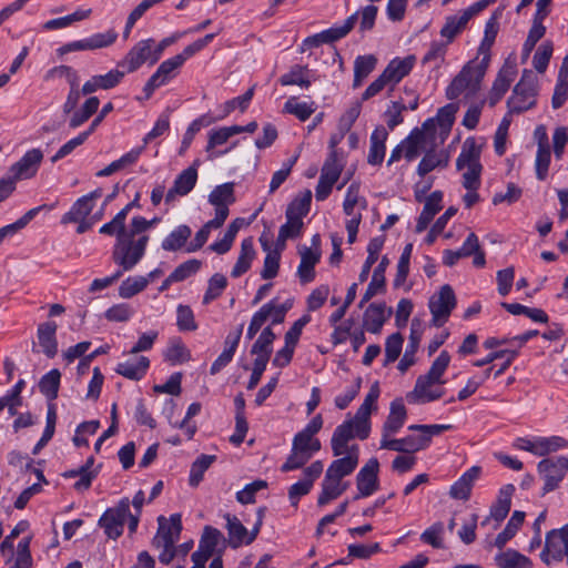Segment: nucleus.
Here are the masks:
<instances>
[{
  "label": "nucleus",
  "instance_id": "57",
  "mask_svg": "<svg viewBox=\"0 0 568 568\" xmlns=\"http://www.w3.org/2000/svg\"><path fill=\"white\" fill-rule=\"evenodd\" d=\"M80 477L74 484V489L78 491L88 490L91 487L92 480L98 476V470H85L81 466L77 469L67 470L63 473V477L73 478Z\"/></svg>",
  "mask_w": 568,
  "mask_h": 568
},
{
  "label": "nucleus",
  "instance_id": "13",
  "mask_svg": "<svg viewBox=\"0 0 568 568\" xmlns=\"http://www.w3.org/2000/svg\"><path fill=\"white\" fill-rule=\"evenodd\" d=\"M209 202L215 206L214 219L224 223L229 216V205L235 202L234 184L229 182L215 186L209 194Z\"/></svg>",
  "mask_w": 568,
  "mask_h": 568
},
{
  "label": "nucleus",
  "instance_id": "22",
  "mask_svg": "<svg viewBox=\"0 0 568 568\" xmlns=\"http://www.w3.org/2000/svg\"><path fill=\"white\" fill-rule=\"evenodd\" d=\"M443 192L434 191L425 199V204L420 215L417 219L415 232H424L434 216L442 210Z\"/></svg>",
  "mask_w": 568,
  "mask_h": 568
},
{
  "label": "nucleus",
  "instance_id": "56",
  "mask_svg": "<svg viewBox=\"0 0 568 568\" xmlns=\"http://www.w3.org/2000/svg\"><path fill=\"white\" fill-rule=\"evenodd\" d=\"M224 223L212 219L207 221L195 234L194 240L186 246V252H195L206 243L212 229H220Z\"/></svg>",
  "mask_w": 568,
  "mask_h": 568
},
{
  "label": "nucleus",
  "instance_id": "53",
  "mask_svg": "<svg viewBox=\"0 0 568 568\" xmlns=\"http://www.w3.org/2000/svg\"><path fill=\"white\" fill-rule=\"evenodd\" d=\"M312 193L307 190L302 196L295 197L287 206L285 215H291L303 221L311 206Z\"/></svg>",
  "mask_w": 568,
  "mask_h": 568
},
{
  "label": "nucleus",
  "instance_id": "28",
  "mask_svg": "<svg viewBox=\"0 0 568 568\" xmlns=\"http://www.w3.org/2000/svg\"><path fill=\"white\" fill-rule=\"evenodd\" d=\"M293 306V300L280 302L273 298L263 305L252 317V320H284L288 310Z\"/></svg>",
  "mask_w": 568,
  "mask_h": 568
},
{
  "label": "nucleus",
  "instance_id": "8",
  "mask_svg": "<svg viewBox=\"0 0 568 568\" xmlns=\"http://www.w3.org/2000/svg\"><path fill=\"white\" fill-rule=\"evenodd\" d=\"M379 462L376 457H372L359 469L356 475L357 494L354 499H359L373 495L379 488Z\"/></svg>",
  "mask_w": 568,
  "mask_h": 568
},
{
  "label": "nucleus",
  "instance_id": "41",
  "mask_svg": "<svg viewBox=\"0 0 568 568\" xmlns=\"http://www.w3.org/2000/svg\"><path fill=\"white\" fill-rule=\"evenodd\" d=\"M141 152L142 148L132 149L130 152L123 154L120 159L111 162L104 169L98 171L95 175L99 178L110 176L113 173L134 164L138 161Z\"/></svg>",
  "mask_w": 568,
  "mask_h": 568
},
{
  "label": "nucleus",
  "instance_id": "37",
  "mask_svg": "<svg viewBox=\"0 0 568 568\" xmlns=\"http://www.w3.org/2000/svg\"><path fill=\"white\" fill-rule=\"evenodd\" d=\"M164 359L171 365L182 364L191 359V352L180 337L170 339L169 346L163 353Z\"/></svg>",
  "mask_w": 568,
  "mask_h": 568
},
{
  "label": "nucleus",
  "instance_id": "52",
  "mask_svg": "<svg viewBox=\"0 0 568 568\" xmlns=\"http://www.w3.org/2000/svg\"><path fill=\"white\" fill-rule=\"evenodd\" d=\"M149 284L145 276H130L119 286V295L122 298H130L142 292Z\"/></svg>",
  "mask_w": 568,
  "mask_h": 568
},
{
  "label": "nucleus",
  "instance_id": "49",
  "mask_svg": "<svg viewBox=\"0 0 568 568\" xmlns=\"http://www.w3.org/2000/svg\"><path fill=\"white\" fill-rule=\"evenodd\" d=\"M60 377V372L52 369L40 379L39 389L49 400H53L58 397Z\"/></svg>",
  "mask_w": 568,
  "mask_h": 568
},
{
  "label": "nucleus",
  "instance_id": "16",
  "mask_svg": "<svg viewBox=\"0 0 568 568\" xmlns=\"http://www.w3.org/2000/svg\"><path fill=\"white\" fill-rule=\"evenodd\" d=\"M355 437L358 438L357 424L347 419L338 425L331 438L333 455L335 457L344 455L345 452H347V449L351 447L348 446V443Z\"/></svg>",
  "mask_w": 568,
  "mask_h": 568
},
{
  "label": "nucleus",
  "instance_id": "4",
  "mask_svg": "<svg viewBox=\"0 0 568 568\" xmlns=\"http://www.w3.org/2000/svg\"><path fill=\"white\" fill-rule=\"evenodd\" d=\"M539 476L544 480L542 495L555 490L568 471V456L545 458L537 465Z\"/></svg>",
  "mask_w": 568,
  "mask_h": 568
},
{
  "label": "nucleus",
  "instance_id": "3",
  "mask_svg": "<svg viewBox=\"0 0 568 568\" xmlns=\"http://www.w3.org/2000/svg\"><path fill=\"white\" fill-rule=\"evenodd\" d=\"M149 242L148 235H142L138 240L131 236H122L119 234V241L114 245L112 258L123 272L131 271L144 256Z\"/></svg>",
  "mask_w": 568,
  "mask_h": 568
},
{
  "label": "nucleus",
  "instance_id": "54",
  "mask_svg": "<svg viewBox=\"0 0 568 568\" xmlns=\"http://www.w3.org/2000/svg\"><path fill=\"white\" fill-rule=\"evenodd\" d=\"M500 306L505 308L513 316H525L529 320H548L547 314L540 308H529L519 303H500Z\"/></svg>",
  "mask_w": 568,
  "mask_h": 568
},
{
  "label": "nucleus",
  "instance_id": "47",
  "mask_svg": "<svg viewBox=\"0 0 568 568\" xmlns=\"http://www.w3.org/2000/svg\"><path fill=\"white\" fill-rule=\"evenodd\" d=\"M274 339L275 334L272 332L271 327L264 328L253 344L251 353L255 354L256 358H264L265 361H270L272 344Z\"/></svg>",
  "mask_w": 568,
  "mask_h": 568
},
{
  "label": "nucleus",
  "instance_id": "35",
  "mask_svg": "<svg viewBox=\"0 0 568 568\" xmlns=\"http://www.w3.org/2000/svg\"><path fill=\"white\" fill-rule=\"evenodd\" d=\"M192 234L190 226L181 224L176 226L163 241L162 248L168 252H175L181 250L187 242Z\"/></svg>",
  "mask_w": 568,
  "mask_h": 568
},
{
  "label": "nucleus",
  "instance_id": "60",
  "mask_svg": "<svg viewBox=\"0 0 568 568\" xmlns=\"http://www.w3.org/2000/svg\"><path fill=\"white\" fill-rule=\"evenodd\" d=\"M554 45L551 41L542 42L536 50L532 58V65L537 72L544 73L552 55Z\"/></svg>",
  "mask_w": 568,
  "mask_h": 568
},
{
  "label": "nucleus",
  "instance_id": "5",
  "mask_svg": "<svg viewBox=\"0 0 568 568\" xmlns=\"http://www.w3.org/2000/svg\"><path fill=\"white\" fill-rule=\"evenodd\" d=\"M129 515V498H122L116 506L108 508L100 517L98 525L109 538L116 539L123 534Z\"/></svg>",
  "mask_w": 568,
  "mask_h": 568
},
{
  "label": "nucleus",
  "instance_id": "17",
  "mask_svg": "<svg viewBox=\"0 0 568 568\" xmlns=\"http://www.w3.org/2000/svg\"><path fill=\"white\" fill-rule=\"evenodd\" d=\"M516 73L517 70L514 64L505 63L501 67L488 95V103L490 106H495L501 100L514 81Z\"/></svg>",
  "mask_w": 568,
  "mask_h": 568
},
{
  "label": "nucleus",
  "instance_id": "43",
  "mask_svg": "<svg viewBox=\"0 0 568 568\" xmlns=\"http://www.w3.org/2000/svg\"><path fill=\"white\" fill-rule=\"evenodd\" d=\"M470 20L469 16L463 11L460 14L449 16L440 30V36L452 42L460 33Z\"/></svg>",
  "mask_w": 568,
  "mask_h": 568
},
{
  "label": "nucleus",
  "instance_id": "12",
  "mask_svg": "<svg viewBox=\"0 0 568 568\" xmlns=\"http://www.w3.org/2000/svg\"><path fill=\"white\" fill-rule=\"evenodd\" d=\"M324 465L321 460L313 462L304 469V479L293 484L288 489V499L293 507H297L300 498L307 495L314 481L323 473Z\"/></svg>",
  "mask_w": 568,
  "mask_h": 568
},
{
  "label": "nucleus",
  "instance_id": "36",
  "mask_svg": "<svg viewBox=\"0 0 568 568\" xmlns=\"http://www.w3.org/2000/svg\"><path fill=\"white\" fill-rule=\"evenodd\" d=\"M517 355H518V351L514 349L511 347L505 348V349H499V351L489 353L483 359H478V361L474 362V365L477 367H481V366H485L490 363H491V365H495L494 361L499 359V358H505L504 364L494 373V376L498 377L508 368V366L511 364L513 359Z\"/></svg>",
  "mask_w": 568,
  "mask_h": 568
},
{
  "label": "nucleus",
  "instance_id": "31",
  "mask_svg": "<svg viewBox=\"0 0 568 568\" xmlns=\"http://www.w3.org/2000/svg\"><path fill=\"white\" fill-rule=\"evenodd\" d=\"M149 366V358L145 356H140L135 358L134 362L126 361L124 363H119L115 372L128 379L139 381L145 375Z\"/></svg>",
  "mask_w": 568,
  "mask_h": 568
},
{
  "label": "nucleus",
  "instance_id": "18",
  "mask_svg": "<svg viewBox=\"0 0 568 568\" xmlns=\"http://www.w3.org/2000/svg\"><path fill=\"white\" fill-rule=\"evenodd\" d=\"M197 181V169L195 164L183 170L174 180L173 186L165 194V202L171 203L175 196L187 195Z\"/></svg>",
  "mask_w": 568,
  "mask_h": 568
},
{
  "label": "nucleus",
  "instance_id": "48",
  "mask_svg": "<svg viewBox=\"0 0 568 568\" xmlns=\"http://www.w3.org/2000/svg\"><path fill=\"white\" fill-rule=\"evenodd\" d=\"M286 222L280 227L276 245L283 248L288 239L297 237L303 229V221L291 215H285Z\"/></svg>",
  "mask_w": 568,
  "mask_h": 568
},
{
  "label": "nucleus",
  "instance_id": "23",
  "mask_svg": "<svg viewBox=\"0 0 568 568\" xmlns=\"http://www.w3.org/2000/svg\"><path fill=\"white\" fill-rule=\"evenodd\" d=\"M55 332L57 325L54 322H44L37 329L38 343L49 358H53L58 353Z\"/></svg>",
  "mask_w": 568,
  "mask_h": 568
},
{
  "label": "nucleus",
  "instance_id": "39",
  "mask_svg": "<svg viewBox=\"0 0 568 568\" xmlns=\"http://www.w3.org/2000/svg\"><path fill=\"white\" fill-rule=\"evenodd\" d=\"M357 20L358 13H353L344 21L342 26H334L329 29L320 32L322 41L324 43H333L335 41L343 39L353 30Z\"/></svg>",
  "mask_w": 568,
  "mask_h": 568
},
{
  "label": "nucleus",
  "instance_id": "15",
  "mask_svg": "<svg viewBox=\"0 0 568 568\" xmlns=\"http://www.w3.org/2000/svg\"><path fill=\"white\" fill-rule=\"evenodd\" d=\"M359 459V448L357 445H352L345 456L337 458L326 469V475L335 479L342 480L344 477L351 475L357 467Z\"/></svg>",
  "mask_w": 568,
  "mask_h": 568
},
{
  "label": "nucleus",
  "instance_id": "1",
  "mask_svg": "<svg viewBox=\"0 0 568 568\" xmlns=\"http://www.w3.org/2000/svg\"><path fill=\"white\" fill-rule=\"evenodd\" d=\"M450 362L448 352L443 351L433 362L429 371L425 375H420L415 384L414 389L407 394L406 398L413 404H425L439 399L444 392L442 389H432L435 384H443L442 376Z\"/></svg>",
  "mask_w": 568,
  "mask_h": 568
},
{
  "label": "nucleus",
  "instance_id": "32",
  "mask_svg": "<svg viewBox=\"0 0 568 568\" xmlns=\"http://www.w3.org/2000/svg\"><path fill=\"white\" fill-rule=\"evenodd\" d=\"M301 263L297 268V274L302 283H310L315 277L314 267L320 261V254L313 252L310 247H303L300 252Z\"/></svg>",
  "mask_w": 568,
  "mask_h": 568
},
{
  "label": "nucleus",
  "instance_id": "63",
  "mask_svg": "<svg viewBox=\"0 0 568 568\" xmlns=\"http://www.w3.org/2000/svg\"><path fill=\"white\" fill-rule=\"evenodd\" d=\"M222 539L223 535L219 529L212 526H205L199 542V547L213 555Z\"/></svg>",
  "mask_w": 568,
  "mask_h": 568
},
{
  "label": "nucleus",
  "instance_id": "42",
  "mask_svg": "<svg viewBox=\"0 0 568 568\" xmlns=\"http://www.w3.org/2000/svg\"><path fill=\"white\" fill-rule=\"evenodd\" d=\"M425 142V134L423 131L415 129L412 133L400 143L404 150V158L412 162L417 159L422 152Z\"/></svg>",
  "mask_w": 568,
  "mask_h": 568
},
{
  "label": "nucleus",
  "instance_id": "14",
  "mask_svg": "<svg viewBox=\"0 0 568 568\" xmlns=\"http://www.w3.org/2000/svg\"><path fill=\"white\" fill-rule=\"evenodd\" d=\"M456 306V296L450 285L445 284L429 300L433 320L446 318Z\"/></svg>",
  "mask_w": 568,
  "mask_h": 568
},
{
  "label": "nucleus",
  "instance_id": "21",
  "mask_svg": "<svg viewBox=\"0 0 568 568\" xmlns=\"http://www.w3.org/2000/svg\"><path fill=\"white\" fill-rule=\"evenodd\" d=\"M481 473L479 466H473L465 471L458 480H456L450 489L449 495L454 499L467 500L470 497L474 483L478 479Z\"/></svg>",
  "mask_w": 568,
  "mask_h": 568
},
{
  "label": "nucleus",
  "instance_id": "64",
  "mask_svg": "<svg viewBox=\"0 0 568 568\" xmlns=\"http://www.w3.org/2000/svg\"><path fill=\"white\" fill-rule=\"evenodd\" d=\"M342 165L337 161V153L336 150L331 151L328 158L326 159L321 176L324 180H328L331 183H336L339 179V175L342 173Z\"/></svg>",
  "mask_w": 568,
  "mask_h": 568
},
{
  "label": "nucleus",
  "instance_id": "11",
  "mask_svg": "<svg viewBox=\"0 0 568 568\" xmlns=\"http://www.w3.org/2000/svg\"><path fill=\"white\" fill-rule=\"evenodd\" d=\"M43 160V152L36 148L27 151L23 156L9 168V174L16 180H29L36 176Z\"/></svg>",
  "mask_w": 568,
  "mask_h": 568
},
{
  "label": "nucleus",
  "instance_id": "61",
  "mask_svg": "<svg viewBox=\"0 0 568 568\" xmlns=\"http://www.w3.org/2000/svg\"><path fill=\"white\" fill-rule=\"evenodd\" d=\"M292 447L295 448V450H300L301 453L310 454L313 456L321 449L322 446L320 439L315 437H308L307 435L298 432L293 438Z\"/></svg>",
  "mask_w": 568,
  "mask_h": 568
},
{
  "label": "nucleus",
  "instance_id": "25",
  "mask_svg": "<svg viewBox=\"0 0 568 568\" xmlns=\"http://www.w3.org/2000/svg\"><path fill=\"white\" fill-rule=\"evenodd\" d=\"M224 519L226 520L225 528L227 530L229 545L232 548L235 549L242 545H251L248 541V530L236 516L225 514Z\"/></svg>",
  "mask_w": 568,
  "mask_h": 568
},
{
  "label": "nucleus",
  "instance_id": "55",
  "mask_svg": "<svg viewBox=\"0 0 568 568\" xmlns=\"http://www.w3.org/2000/svg\"><path fill=\"white\" fill-rule=\"evenodd\" d=\"M284 111L295 115L300 121H306L315 111L314 102H298L296 98H290L284 104Z\"/></svg>",
  "mask_w": 568,
  "mask_h": 568
},
{
  "label": "nucleus",
  "instance_id": "51",
  "mask_svg": "<svg viewBox=\"0 0 568 568\" xmlns=\"http://www.w3.org/2000/svg\"><path fill=\"white\" fill-rule=\"evenodd\" d=\"M91 12H92L91 9H85V10L80 9V10L74 11L71 14L47 21L43 24V28L45 30H57V29L67 28L75 21H81V20L89 18Z\"/></svg>",
  "mask_w": 568,
  "mask_h": 568
},
{
  "label": "nucleus",
  "instance_id": "44",
  "mask_svg": "<svg viewBox=\"0 0 568 568\" xmlns=\"http://www.w3.org/2000/svg\"><path fill=\"white\" fill-rule=\"evenodd\" d=\"M525 519V513L515 510L508 520L506 527L500 531L495 539V546L499 549L504 548L508 540H510L518 531Z\"/></svg>",
  "mask_w": 568,
  "mask_h": 568
},
{
  "label": "nucleus",
  "instance_id": "58",
  "mask_svg": "<svg viewBox=\"0 0 568 568\" xmlns=\"http://www.w3.org/2000/svg\"><path fill=\"white\" fill-rule=\"evenodd\" d=\"M226 286H227V278L221 273H215L209 280L207 288L203 296V303L209 304L213 300L221 296V294L226 288Z\"/></svg>",
  "mask_w": 568,
  "mask_h": 568
},
{
  "label": "nucleus",
  "instance_id": "46",
  "mask_svg": "<svg viewBox=\"0 0 568 568\" xmlns=\"http://www.w3.org/2000/svg\"><path fill=\"white\" fill-rule=\"evenodd\" d=\"M216 460L215 455H200L192 464L189 477V484L192 487L199 486L203 479L204 473Z\"/></svg>",
  "mask_w": 568,
  "mask_h": 568
},
{
  "label": "nucleus",
  "instance_id": "24",
  "mask_svg": "<svg viewBox=\"0 0 568 568\" xmlns=\"http://www.w3.org/2000/svg\"><path fill=\"white\" fill-rule=\"evenodd\" d=\"M479 85H475L473 77V69L468 64L453 79L446 89V98L448 100L457 99L466 89L471 88L476 90Z\"/></svg>",
  "mask_w": 568,
  "mask_h": 568
},
{
  "label": "nucleus",
  "instance_id": "27",
  "mask_svg": "<svg viewBox=\"0 0 568 568\" xmlns=\"http://www.w3.org/2000/svg\"><path fill=\"white\" fill-rule=\"evenodd\" d=\"M388 132L382 125L377 126L371 135V146L367 156V162L372 165H379L384 161L385 156V142L387 140Z\"/></svg>",
  "mask_w": 568,
  "mask_h": 568
},
{
  "label": "nucleus",
  "instance_id": "50",
  "mask_svg": "<svg viewBox=\"0 0 568 568\" xmlns=\"http://www.w3.org/2000/svg\"><path fill=\"white\" fill-rule=\"evenodd\" d=\"M341 496L339 480L333 477H325L322 481V491L317 498V506L323 507Z\"/></svg>",
  "mask_w": 568,
  "mask_h": 568
},
{
  "label": "nucleus",
  "instance_id": "6",
  "mask_svg": "<svg viewBox=\"0 0 568 568\" xmlns=\"http://www.w3.org/2000/svg\"><path fill=\"white\" fill-rule=\"evenodd\" d=\"M154 39L149 38L136 42L125 54V57L118 63L119 68L125 69L128 73H132L140 69L144 63L150 65L155 64L153 61Z\"/></svg>",
  "mask_w": 568,
  "mask_h": 568
},
{
  "label": "nucleus",
  "instance_id": "9",
  "mask_svg": "<svg viewBox=\"0 0 568 568\" xmlns=\"http://www.w3.org/2000/svg\"><path fill=\"white\" fill-rule=\"evenodd\" d=\"M159 528L156 535L152 539L154 548L171 547L179 539L182 530V521L180 514L171 515L166 520L163 516L158 518Z\"/></svg>",
  "mask_w": 568,
  "mask_h": 568
},
{
  "label": "nucleus",
  "instance_id": "34",
  "mask_svg": "<svg viewBox=\"0 0 568 568\" xmlns=\"http://www.w3.org/2000/svg\"><path fill=\"white\" fill-rule=\"evenodd\" d=\"M377 59L373 54L358 55L354 61L353 88L362 85L363 81L374 71Z\"/></svg>",
  "mask_w": 568,
  "mask_h": 568
},
{
  "label": "nucleus",
  "instance_id": "20",
  "mask_svg": "<svg viewBox=\"0 0 568 568\" xmlns=\"http://www.w3.org/2000/svg\"><path fill=\"white\" fill-rule=\"evenodd\" d=\"M379 448L413 455L426 448V439L420 438V435H407L403 438H389L381 440Z\"/></svg>",
  "mask_w": 568,
  "mask_h": 568
},
{
  "label": "nucleus",
  "instance_id": "30",
  "mask_svg": "<svg viewBox=\"0 0 568 568\" xmlns=\"http://www.w3.org/2000/svg\"><path fill=\"white\" fill-rule=\"evenodd\" d=\"M278 83L283 87L298 85L307 89L312 84L311 70L307 65L294 64L288 72L278 78Z\"/></svg>",
  "mask_w": 568,
  "mask_h": 568
},
{
  "label": "nucleus",
  "instance_id": "45",
  "mask_svg": "<svg viewBox=\"0 0 568 568\" xmlns=\"http://www.w3.org/2000/svg\"><path fill=\"white\" fill-rule=\"evenodd\" d=\"M93 206L94 204L90 203L89 199L81 196L73 203L70 211L62 216L61 222L67 224L83 220L92 212Z\"/></svg>",
  "mask_w": 568,
  "mask_h": 568
},
{
  "label": "nucleus",
  "instance_id": "2",
  "mask_svg": "<svg viewBox=\"0 0 568 568\" xmlns=\"http://www.w3.org/2000/svg\"><path fill=\"white\" fill-rule=\"evenodd\" d=\"M538 80L530 70H524L520 80L514 87L507 100L508 114H520L537 103Z\"/></svg>",
  "mask_w": 568,
  "mask_h": 568
},
{
  "label": "nucleus",
  "instance_id": "62",
  "mask_svg": "<svg viewBox=\"0 0 568 568\" xmlns=\"http://www.w3.org/2000/svg\"><path fill=\"white\" fill-rule=\"evenodd\" d=\"M372 414V409L366 407V405H361L352 420L353 423L357 424V432H358V438L359 439H366L369 436L371 433V422L369 417Z\"/></svg>",
  "mask_w": 568,
  "mask_h": 568
},
{
  "label": "nucleus",
  "instance_id": "59",
  "mask_svg": "<svg viewBox=\"0 0 568 568\" xmlns=\"http://www.w3.org/2000/svg\"><path fill=\"white\" fill-rule=\"evenodd\" d=\"M568 442L560 436L538 437L537 456H545L567 447Z\"/></svg>",
  "mask_w": 568,
  "mask_h": 568
},
{
  "label": "nucleus",
  "instance_id": "7",
  "mask_svg": "<svg viewBox=\"0 0 568 568\" xmlns=\"http://www.w3.org/2000/svg\"><path fill=\"white\" fill-rule=\"evenodd\" d=\"M568 552V524L559 529H552L546 534L545 548L540 559L546 565L551 560L561 561Z\"/></svg>",
  "mask_w": 568,
  "mask_h": 568
},
{
  "label": "nucleus",
  "instance_id": "19",
  "mask_svg": "<svg viewBox=\"0 0 568 568\" xmlns=\"http://www.w3.org/2000/svg\"><path fill=\"white\" fill-rule=\"evenodd\" d=\"M416 62L415 55L410 54L405 58H395L389 61L382 72L384 78L389 82L390 90L399 83L406 75L410 73Z\"/></svg>",
  "mask_w": 568,
  "mask_h": 568
},
{
  "label": "nucleus",
  "instance_id": "26",
  "mask_svg": "<svg viewBox=\"0 0 568 568\" xmlns=\"http://www.w3.org/2000/svg\"><path fill=\"white\" fill-rule=\"evenodd\" d=\"M256 256V251L254 248V240L253 237H246L241 243L240 255L235 265L231 271V276L237 278L245 274L252 265L253 260Z\"/></svg>",
  "mask_w": 568,
  "mask_h": 568
},
{
  "label": "nucleus",
  "instance_id": "33",
  "mask_svg": "<svg viewBox=\"0 0 568 568\" xmlns=\"http://www.w3.org/2000/svg\"><path fill=\"white\" fill-rule=\"evenodd\" d=\"M388 263L389 261L387 256H383L379 264L374 270L372 281L368 284L366 292L361 300V307L364 305V303L368 302L372 297H374L378 293V291L385 287V271L386 267L388 266Z\"/></svg>",
  "mask_w": 568,
  "mask_h": 568
},
{
  "label": "nucleus",
  "instance_id": "40",
  "mask_svg": "<svg viewBox=\"0 0 568 568\" xmlns=\"http://www.w3.org/2000/svg\"><path fill=\"white\" fill-rule=\"evenodd\" d=\"M480 146L474 138H468L463 144L462 152L456 160L457 170L465 169V164H480Z\"/></svg>",
  "mask_w": 568,
  "mask_h": 568
},
{
  "label": "nucleus",
  "instance_id": "10",
  "mask_svg": "<svg viewBox=\"0 0 568 568\" xmlns=\"http://www.w3.org/2000/svg\"><path fill=\"white\" fill-rule=\"evenodd\" d=\"M181 67L180 60L178 61L174 57L164 60L144 84V98L150 99L158 88L169 83Z\"/></svg>",
  "mask_w": 568,
  "mask_h": 568
},
{
  "label": "nucleus",
  "instance_id": "38",
  "mask_svg": "<svg viewBox=\"0 0 568 568\" xmlns=\"http://www.w3.org/2000/svg\"><path fill=\"white\" fill-rule=\"evenodd\" d=\"M499 568H531V560L514 549H507L495 558Z\"/></svg>",
  "mask_w": 568,
  "mask_h": 568
},
{
  "label": "nucleus",
  "instance_id": "29",
  "mask_svg": "<svg viewBox=\"0 0 568 568\" xmlns=\"http://www.w3.org/2000/svg\"><path fill=\"white\" fill-rule=\"evenodd\" d=\"M449 155L444 150H428L417 166V174L422 178L426 176L433 170L444 169L448 165Z\"/></svg>",
  "mask_w": 568,
  "mask_h": 568
}]
</instances>
